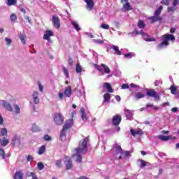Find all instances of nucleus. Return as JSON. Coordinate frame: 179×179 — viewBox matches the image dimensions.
Here are the masks:
<instances>
[{
    "label": "nucleus",
    "instance_id": "nucleus-1",
    "mask_svg": "<svg viewBox=\"0 0 179 179\" xmlns=\"http://www.w3.org/2000/svg\"><path fill=\"white\" fill-rule=\"evenodd\" d=\"M90 141V137L87 136L79 141L78 143V147L75 149L76 152L79 153H83V155H85V153L87 152V143H89Z\"/></svg>",
    "mask_w": 179,
    "mask_h": 179
},
{
    "label": "nucleus",
    "instance_id": "nucleus-2",
    "mask_svg": "<svg viewBox=\"0 0 179 179\" xmlns=\"http://www.w3.org/2000/svg\"><path fill=\"white\" fill-rule=\"evenodd\" d=\"M162 42L158 44V48H164V47H167L169 45V41H176V37L173 34H164L162 36Z\"/></svg>",
    "mask_w": 179,
    "mask_h": 179
},
{
    "label": "nucleus",
    "instance_id": "nucleus-3",
    "mask_svg": "<svg viewBox=\"0 0 179 179\" xmlns=\"http://www.w3.org/2000/svg\"><path fill=\"white\" fill-rule=\"evenodd\" d=\"M163 10V6H160L158 9H157L154 13V16L150 17L149 20H150L151 24H153L155 22H162L163 18L160 17V13Z\"/></svg>",
    "mask_w": 179,
    "mask_h": 179
},
{
    "label": "nucleus",
    "instance_id": "nucleus-4",
    "mask_svg": "<svg viewBox=\"0 0 179 179\" xmlns=\"http://www.w3.org/2000/svg\"><path fill=\"white\" fill-rule=\"evenodd\" d=\"M53 120L56 125L61 127V125L64 124V121H65V117H64L62 113H55L53 117Z\"/></svg>",
    "mask_w": 179,
    "mask_h": 179
},
{
    "label": "nucleus",
    "instance_id": "nucleus-5",
    "mask_svg": "<svg viewBox=\"0 0 179 179\" xmlns=\"http://www.w3.org/2000/svg\"><path fill=\"white\" fill-rule=\"evenodd\" d=\"M132 34H136V35L141 34V36H143L144 37L143 40H145V41H148V42L156 41L155 38H150V35L147 34L146 33L143 32V31L139 32L138 30L134 29L132 31Z\"/></svg>",
    "mask_w": 179,
    "mask_h": 179
},
{
    "label": "nucleus",
    "instance_id": "nucleus-6",
    "mask_svg": "<svg viewBox=\"0 0 179 179\" xmlns=\"http://www.w3.org/2000/svg\"><path fill=\"white\" fill-rule=\"evenodd\" d=\"M146 94L147 96H149V97H154V99L160 100V96H159L157 92H156V90H155L154 89L147 90Z\"/></svg>",
    "mask_w": 179,
    "mask_h": 179
},
{
    "label": "nucleus",
    "instance_id": "nucleus-7",
    "mask_svg": "<svg viewBox=\"0 0 179 179\" xmlns=\"http://www.w3.org/2000/svg\"><path fill=\"white\" fill-rule=\"evenodd\" d=\"M121 121H122V117H121V115L113 116L112 122L115 127H118V125L121 124Z\"/></svg>",
    "mask_w": 179,
    "mask_h": 179
},
{
    "label": "nucleus",
    "instance_id": "nucleus-8",
    "mask_svg": "<svg viewBox=\"0 0 179 179\" xmlns=\"http://www.w3.org/2000/svg\"><path fill=\"white\" fill-rule=\"evenodd\" d=\"M72 125H73V119H69L65 121L63 128L67 131H69V129L72 128Z\"/></svg>",
    "mask_w": 179,
    "mask_h": 179
},
{
    "label": "nucleus",
    "instance_id": "nucleus-9",
    "mask_svg": "<svg viewBox=\"0 0 179 179\" xmlns=\"http://www.w3.org/2000/svg\"><path fill=\"white\" fill-rule=\"evenodd\" d=\"M52 20L53 24L55 26L57 29H59V27H61V21L59 20V17L52 15Z\"/></svg>",
    "mask_w": 179,
    "mask_h": 179
},
{
    "label": "nucleus",
    "instance_id": "nucleus-10",
    "mask_svg": "<svg viewBox=\"0 0 179 179\" xmlns=\"http://www.w3.org/2000/svg\"><path fill=\"white\" fill-rule=\"evenodd\" d=\"M64 164L66 165V170H71L73 166L72 159L69 157H66Z\"/></svg>",
    "mask_w": 179,
    "mask_h": 179
},
{
    "label": "nucleus",
    "instance_id": "nucleus-11",
    "mask_svg": "<svg viewBox=\"0 0 179 179\" xmlns=\"http://www.w3.org/2000/svg\"><path fill=\"white\" fill-rule=\"evenodd\" d=\"M11 145L13 148H15L16 145H21L20 136H15L12 139Z\"/></svg>",
    "mask_w": 179,
    "mask_h": 179
},
{
    "label": "nucleus",
    "instance_id": "nucleus-12",
    "mask_svg": "<svg viewBox=\"0 0 179 179\" xmlns=\"http://www.w3.org/2000/svg\"><path fill=\"white\" fill-rule=\"evenodd\" d=\"M87 3V10H93V8H94V0H84Z\"/></svg>",
    "mask_w": 179,
    "mask_h": 179
},
{
    "label": "nucleus",
    "instance_id": "nucleus-13",
    "mask_svg": "<svg viewBox=\"0 0 179 179\" xmlns=\"http://www.w3.org/2000/svg\"><path fill=\"white\" fill-rule=\"evenodd\" d=\"M10 139L8 136L3 137V138H0V145L1 146L5 147L9 145Z\"/></svg>",
    "mask_w": 179,
    "mask_h": 179
},
{
    "label": "nucleus",
    "instance_id": "nucleus-14",
    "mask_svg": "<svg viewBox=\"0 0 179 179\" xmlns=\"http://www.w3.org/2000/svg\"><path fill=\"white\" fill-rule=\"evenodd\" d=\"M64 94L66 97H71V96H72V87H71V85L66 87Z\"/></svg>",
    "mask_w": 179,
    "mask_h": 179
},
{
    "label": "nucleus",
    "instance_id": "nucleus-15",
    "mask_svg": "<svg viewBox=\"0 0 179 179\" xmlns=\"http://www.w3.org/2000/svg\"><path fill=\"white\" fill-rule=\"evenodd\" d=\"M52 36H54L52 31L47 30L45 31V34L43 35V38L44 40H50V37H52Z\"/></svg>",
    "mask_w": 179,
    "mask_h": 179
},
{
    "label": "nucleus",
    "instance_id": "nucleus-16",
    "mask_svg": "<svg viewBox=\"0 0 179 179\" xmlns=\"http://www.w3.org/2000/svg\"><path fill=\"white\" fill-rule=\"evenodd\" d=\"M2 106L8 111H13V109L12 108V106L10 105V103H9L5 101H3Z\"/></svg>",
    "mask_w": 179,
    "mask_h": 179
},
{
    "label": "nucleus",
    "instance_id": "nucleus-17",
    "mask_svg": "<svg viewBox=\"0 0 179 179\" xmlns=\"http://www.w3.org/2000/svg\"><path fill=\"white\" fill-rule=\"evenodd\" d=\"M68 132V130L66 129L62 128V129L60 131V139L62 141H65L66 139V133Z\"/></svg>",
    "mask_w": 179,
    "mask_h": 179
},
{
    "label": "nucleus",
    "instance_id": "nucleus-18",
    "mask_svg": "<svg viewBox=\"0 0 179 179\" xmlns=\"http://www.w3.org/2000/svg\"><path fill=\"white\" fill-rule=\"evenodd\" d=\"M34 103L35 104H38L40 103V99H38V92H34L32 94Z\"/></svg>",
    "mask_w": 179,
    "mask_h": 179
},
{
    "label": "nucleus",
    "instance_id": "nucleus-19",
    "mask_svg": "<svg viewBox=\"0 0 179 179\" xmlns=\"http://www.w3.org/2000/svg\"><path fill=\"white\" fill-rule=\"evenodd\" d=\"M13 179H23V172L22 171H16L14 174Z\"/></svg>",
    "mask_w": 179,
    "mask_h": 179
},
{
    "label": "nucleus",
    "instance_id": "nucleus-20",
    "mask_svg": "<svg viewBox=\"0 0 179 179\" xmlns=\"http://www.w3.org/2000/svg\"><path fill=\"white\" fill-rule=\"evenodd\" d=\"M114 148L115 149L116 155H122L123 151H122V148H121V145L118 144H115L114 145Z\"/></svg>",
    "mask_w": 179,
    "mask_h": 179
},
{
    "label": "nucleus",
    "instance_id": "nucleus-21",
    "mask_svg": "<svg viewBox=\"0 0 179 179\" xmlns=\"http://www.w3.org/2000/svg\"><path fill=\"white\" fill-rule=\"evenodd\" d=\"M17 4V1L16 0H7V6H15Z\"/></svg>",
    "mask_w": 179,
    "mask_h": 179
},
{
    "label": "nucleus",
    "instance_id": "nucleus-22",
    "mask_svg": "<svg viewBox=\"0 0 179 179\" xmlns=\"http://www.w3.org/2000/svg\"><path fill=\"white\" fill-rule=\"evenodd\" d=\"M104 86L106 87L108 93H113V92H114V90H113V87H111V85H110V83H105Z\"/></svg>",
    "mask_w": 179,
    "mask_h": 179
},
{
    "label": "nucleus",
    "instance_id": "nucleus-23",
    "mask_svg": "<svg viewBox=\"0 0 179 179\" xmlns=\"http://www.w3.org/2000/svg\"><path fill=\"white\" fill-rule=\"evenodd\" d=\"M83 155V153H77L76 152V155H73V157H75V156H76V162L78 163H82V155Z\"/></svg>",
    "mask_w": 179,
    "mask_h": 179
},
{
    "label": "nucleus",
    "instance_id": "nucleus-24",
    "mask_svg": "<svg viewBox=\"0 0 179 179\" xmlns=\"http://www.w3.org/2000/svg\"><path fill=\"white\" fill-rule=\"evenodd\" d=\"M145 94L142 92H138L134 95V100H139V99H143Z\"/></svg>",
    "mask_w": 179,
    "mask_h": 179
},
{
    "label": "nucleus",
    "instance_id": "nucleus-25",
    "mask_svg": "<svg viewBox=\"0 0 179 179\" xmlns=\"http://www.w3.org/2000/svg\"><path fill=\"white\" fill-rule=\"evenodd\" d=\"M19 38L20 41L22 43V44H26V34L20 33L19 34Z\"/></svg>",
    "mask_w": 179,
    "mask_h": 179
},
{
    "label": "nucleus",
    "instance_id": "nucleus-26",
    "mask_svg": "<svg viewBox=\"0 0 179 179\" xmlns=\"http://www.w3.org/2000/svg\"><path fill=\"white\" fill-rule=\"evenodd\" d=\"M110 99H111V95H110V94H108V93L104 94L103 100L106 103H109Z\"/></svg>",
    "mask_w": 179,
    "mask_h": 179
},
{
    "label": "nucleus",
    "instance_id": "nucleus-27",
    "mask_svg": "<svg viewBox=\"0 0 179 179\" xmlns=\"http://www.w3.org/2000/svg\"><path fill=\"white\" fill-rule=\"evenodd\" d=\"M138 162L141 163L139 167H141V169L143 167H146V166H148V162H145V160L140 159H138Z\"/></svg>",
    "mask_w": 179,
    "mask_h": 179
},
{
    "label": "nucleus",
    "instance_id": "nucleus-28",
    "mask_svg": "<svg viewBox=\"0 0 179 179\" xmlns=\"http://www.w3.org/2000/svg\"><path fill=\"white\" fill-rule=\"evenodd\" d=\"M138 27L139 29H145V27H146V24L143 21L140 20H138Z\"/></svg>",
    "mask_w": 179,
    "mask_h": 179
},
{
    "label": "nucleus",
    "instance_id": "nucleus-29",
    "mask_svg": "<svg viewBox=\"0 0 179 179\" xmlns=\"http://www.w3.org/2000/svg\"><path fill=\"white\" fill-rule=\"evenodd\" d=\"M101 66H103V70H104V72H105L106 73H110V68L108 67V66H106V65L104 64H101Z\"/></svg>",
    "mask_w": 179,
    "mask_h": 179
},
{
    "label": "nucleus",
    "instance_id": "nucleus-30",
    "mask_svg": "<svg viewBox=\"0 0 179 179\" xmlns=\"http://www.w3.org/2000/svg\"><path fill=\"white\" fill-rule=\"evenodd\" d=\"M71 24L73 26V27L76 30V31H79V30H80V27H79V24L77 22H72Z\"/></svg>",
    "mask_w": 179,
    "mask_h": 179
},
{
    "label": "nucleus",
    "instance_id": "nucleus-31",
    "mask_svg": "<svg viewBox=\"0 0 179 179\" xmlns=\"http://www.w3.org/2000/svg\"><path fill=\"white\" fill-rule=\"evenodd\" d=\"M45 152V145H42L38 152V155H43Z\"/></svg>",
    "mask_w": 179,
    "mask_h": 179
},
{
    "label": "nucleus",
    "instance_id": "nucleus-32",
    "mask_svg": "<svg viewBox=\"0 0 179 179\" xmlns=\"http://www.w3.org/2000/svg\"><path fill=\"white\" fill-rule=\"evenodd\" d=\"M124 9H125V10H132V8H131V3H126L124 6Z\"/></svg>",
    "mask_w": 179,
    "mask_h": 179
},
{
    "label": "nucleus",
    "instance_id": "nucleus-33",
    "mask_svg": "<svg viewBox=\"0 0 179 179\" xmlns=\"http://www.w3.org/2000/svg\"><path fill=\"white\" fill-rule=\"evenodd\" d=\"M112 48L115 52V54H117V55H121V50H120V49H118V48H117V46L113 45L112 46Z\"/></svg>",
    "mask_w": 179,
    "mask_h": 179
},
{
    "label": "nucleus",
    "instance_id": "nucleus-34",
    "mask_svg": "<svg viewBox=\"0 0 179 179\" xmlns=\"http://www.w3.org/2000/svg\"><path fill=\"white\" fill-rule=\"evenodd\" d=\"M159 139H161V141H169L170 139V136H158Z\"/></svg>",
    "mask_w": 179,
    "mask_h": 179
},
{
    "label": "nucleus",
    "instance_id": "nucleus-35",
    "mask_svg": "<svg viewBox=\"0 0 179 179\" xmlns=\"http://www.w3.org/2000/svg\"><path fill=\"white\" fill-rule=\"evenodd\" d=\"M170 90L171 94H176V92H177V87L174 85H171Z\"/></svg>",
    "mask_w": 179,
    "mask_h": 179
},
{
    "label": "nucleus",
    "instance_id": "nucleus-36",
    "mask_svg": "<svg viewBox=\"0 0 179 179\" xmlns=\"http://www.w3.org/2000/svg\"><path fill=\"white\" fill-rule=\"evenodd\" d=\"M0 132L1 134V136H6V135H8V129L5 128L1 129Z\"/></svg>",
    "mask_w": 179,
    "mask_h": 179
},
{
    "label": "nucleus",
    "instance_id": "nucleus-37",
    "mask_svg": "<svg viewBox=\"0 0 179 179\" xmlns=\"http://www.w3.org/2000/svg\"><path fill=\"white\" fill-rule=\"evenodd\" d=\"M10 19L11 22H15V20H17V16L16 15V14L13 13L10 15Z\"/></svg>",
    "mask_w": 179,
    "mask_h": 179
},
{
    "label": "nucleus",
    "instance_id": "nucleus-38",
    "mask_svg": "<svg viewBox=\"0 0 179 179\" xmlns=\"http://www.w3.org/2000/svg\"><path fill=\"white\" fill-rule=\"evenodd\" d=\"M76 72L77 73H80V72H82V66H80L79 64H77L76 65Z\"/></svg>",
    "mask_w": 179,
    "mask_h": 179
},
{
    "label": "nucleus",
    "instance_id": "nucleus-39",
    "mask_svg": "<svg viewBox=\"0 0 179 179\" xmlns=\"http://www.w3.org/2000/svg\"><path fill=\"white\" fill-rule=\"evenodd\" d=\"M55 164L57 167H59V169H61V167H62V162L61 161V159L55 161Z\"/></svg>",
    "mask_w": 179,
    "mask_h": 179
},
{
    "label": "nucleus",
    "instance_id": "nucleus-40",
    "mask_svg": "<svg viewBox=\"0 0 179 179\" xmlns=\"http://www.w3.org/2000/svg\"><path fill=\"white\" fill-rule=\"evenodd\" d=\"M32 131L33 132H38L40 131V127H37L36 124H33Z\"/></svg>",
    "mask_w": 179,
    "mask_h": 179
},
{
    "label": "nucleus",
    "instance_id": "nucleus-41",
    "mask_svg": "<svg viewBox=\"0 0 179 179\" xmlns=\"http://www.w3.org/2000/svg\"><path fill=\"white\" fill-rule=\"evenodd\" d=\"M37 166H38V169L39 171H41L44 169V164H43V162H38Z\"/></svg>",
    "mask_w": 179,
    "mask_h": 179
},
{
    "label": "nucleus",
    "instance_id": "nucleus-42",
    "mask_svg": "<svg viewBox=\"0 0 179 179\" xmlns=\"http://www.w3.org/2000/svg\"><path fill=\"white\" fill-rule=\"evenodd\" d=\"M0 156H1L2 159L5 160V150L0 147Z\"/></svg>",
    "mask_w": 179,
    "mask_h": 179
},
{
    "label": "nucleus",
    "instance_id": "nucleus-43",
    "mask_svg": "<svg viewBox=\"0 0 179 179\" xmlns=\"http://www.w3.org/2000/svg\"><path fill=\"white\" fill-rule=\"evenodd\" d=\"M15 113L16 114H20V107H19L17 105H15Z\"/></svg>",
    "mask_w": 179,
    "mask_h": 179
},
{
    "label": "nucleus",
    "instance_id": "nucleus-44",
    "mask_svg": "<svg viewBox=\"0 0 179 179\" xmlns=\"http://www.w3.org/2000/svg\"><path fill=\"white\" fill-rule=\"evenodd\" d=\"M63 72L64 73V75H66V78H69V71H68V69L65 67H63Z\"/></svg>",
    "mask_w": 179,
    "mask_h": 179
},
{
    "label": "nucleus",
    "instance_id": "nucleus-45",
    "mask_svg": "<svg viewBox=\"0 0 179 179\" xmlns=\"http://www.w3.org/2000/svg\"><path fill=\"white\" fill-rule=\"evenodd\" d=\"M176 6H173L172 7H168L167 10L168 12H176Z\"/></svg>",
    "mask_w": 179,
    "mask_h": 179
},
{
    "label": "nucleus",
    "instance_id": "nucleus-46",
    "mask_svg": "<svg viewBox=\"0 0 179 179\" xmlns=\"http://www.w3.org/2000/svg\"><path fill=\"white\" fill-rule=\"evenodd\" d=\"M5 41L6 43V45H10V44H12V39L10 38H6Z\"/></svg>",
    "mask_w": 179,
    "mask_h": 179
},
{
    "label": "nucleus",
    "instance_id": "nucleus-47",
    "mask_svg": "<svg viewBox=\"0 0 179 179\" xmlns=\"http://www.w3.org/2000/svg\"><path fill=\"white\" fill-rule=\"evenodd\" d=\"M101 27H102V29H104L105 30H108V29H110V25L106 24H102L101 25Z\"/></svg>",
    "mask_w": 179,
    "mask_h": 179
},
{
    "label": "nucleus",
    "instance_id": "nucleus-48",
    "mask_svg": "<svg viewBox=\"0 0 179 179\" xmlns=\"http://www.w3.org/2000/svg\"><path fill=\"white\" fill-rule=\"evenodd\" d=\"M94 67L96 68V69L99 71V72H103V69H101V66L99 64H94Z\"/></svg>",
    "mask_w": 179,
    "mask_h": 179
},
{
    "label": "nucleus",
    "instance_id": "nucleus-49",
    "mask_svg": "<svg viewBox=\"0 0 179 179\" xmlns=\"http://www.w3.org/2000/svg\"><path fill=\"white\" fill-rule=\"evenodd\" d=\"M161 3H162L163 5H166V6H169L170 2L169 1V0H162L161 1Z\"/></svg>",
    "mask_w": 179,
    "mask_h": 179
},
{
    "label": "nucleus",
    "instance_id": "nucleus-50",
    "mask_svg": "<svg viewBox=\"0 0 179 179\" xmlns=\"http://www.w3.org/2000/svg\"><path fill=\"white\" fill-rule=\"evenodd\" d=\"M43 139L44 141H51V137L49 135H45Z\"/></svg>",
    "mask_w": 179,
    "mask_h": 179
},
{
    "label": "nucleus",
    "instance_id": "nucleus-51",
    "mask_svg": "<svg viewBox=\"0 0 179 179\" xmlns=\"http://www.w3.org/2000/svg\"><path fill=\"white\" fill-rule=\"evenodd\" d=\"M27 177H32V178L36 176V173L34 172H29L27 173Z\"/></svg>",
    "mask_w": 179,
    "mask_h": 179
},
{
    "label": "nucleus",
    "instance_id": "nucleus-52",
    "mask_svg": "<svg viewBox=\"0 0 179 179\" xmlns=\"http://www.w3.org/2000/svg\"><path fill=\"white\" fill-rule=\"evenodd\" d=\"M132 56H134V53H131V52H129L124 55V57L126 58H132Z\"/></svg>",
    "mask_w": 179,
    "mask_h": 179
},
{
    "label": "nucleus",
    "instance_id": "nucleus-53",
    "mask_svg": "<svg viewBox=\"0 0 179 179\" xmlns=\"http://www.w3.org/2000/svg\"><path fill=\"white\" fill-rule=\"evenodd\" d=\"M95 43H97L98 44H104V41L100 39L94 40Z\"/></svg>",
    "mask_w": 179,
    "mask_h": 179
},
{
    "label": "nucleus",
    "instance_id": "nucleus-54",
    "mask_svg": "<svg viewBox=\"0 0 179 179\" xmlns=\"http://www.w3.org/2000/svg\"><path fill=\"white\" fill-rule=\"evenodd\" d=\"M177 5H179V0H173V6H176Z\"/></svg>",
    "mask_w": 179,
    "mask_h": 179
},
{
    "label": "nucleus",
    "instance_id": "nucleus-55",
    "mask_svg": "<svg viewBox=\"0 0 179 179\" xmlns=\"http://www.w3.org/2000/svg\"><path fill=\"white\" fill-rule=\"evenodd\" d=\"M69 65H70V66L73 65V60L71 57L69 58Z\"/></svg>",
    "mask_w": 179,
    "mask_h": 179
},
{
    "label": "nucleus",
    "instance_id": "nucleus-56",
    "mask_svg": "<svg viewBox=\"0 0 179 179\" xmlns=\"http://www.w3.org/2000/svg\"><path fill=\"white\" fill-rule=\"evenodd\" d=\"M124 113H125V115H131V110H128V109H126V110H124Z\"/></svg>",
    "mask_w": 179,
    "mask_h": 179
},
{
    "label": "nucleus",
    "instance_id": "nucleus-57",
    "mask_svg": "<svg viewBox=\"0 0 179 179\" xmlns=\"http://www.w3.org/2000/svg\"><path fill=\"white\" fill-rule=\"evenodd\" d=\"M122 89H129V85L128 84H123L122 85Z\"/></svg>",
    "mask_w": 179,
    "mask_h": 179
},
{
    "label": "nucleus",
    "instance_id": "nucleus-58",
    "mask_svg": "<svg viewBox=\"0 0 179 179\" xmlns=\"http://www.w3.org/2000/svg\"><path fill=\"white\" fill-rule=\"evenodd\" d=\"M58 97H59V100H63L64 99V94L59 93L58 94Z\"/></svg>",
    "mask_w": 179,
    "mask_h": 179
},
{
    "label": "nucleus",
    "instance_id": "nucleus-59",
    "mask_svg": "<svg viewBox=\"0 0 179 179\" xmlns=\"http://www.w3.org/2000/svg\"><path fill=\"white\" fill-rule=\"evenodd\" d=\"M27 162H33V156L28 155V157H27Z\"/></svg>",
    "mask_w": 179,
    "mask_h": 179
},
{
    "label": "nucleus",
    "instance_id": "nucleus-60",
    "mask_svg": "<svg viewBox=\"0 0 179 179\" xmlns=\"http://www.w3.org/2000/svg\"><path fill=\"white\" fill-rule=\"evenodd\" d=\"M130 132L133 136H136V131L131 129Z\"/></svg>",
    "mask_w": 179,
    "mask_h": 179
},
{
    "label": "nucleus",
    "instance_id": "nucleus-61",
    "mask_svg": "<svg viewBox=\"0 0 179 179\" xmlns=\"http://www.w3.org/2000/svg\"><path fill=\"white\" fill-rule=\"evenodd\" d=\"M0 125H3V117L0 114Z\"/></svg>",
    "mask_w": 179,
    "mask_h": 179
},
{
    "label": "nucleus",
    "instance_id": "nucleus-62",
    "mask_svg": "<svg viewBox=\"0 0 179 179\" xmlns=\"http://www.w3.org/2000/svg\"><path fill=\"white\" fill-rule=\"evenodd\" d=\"M170 33H171V34L176 33V28L171 27V28L170 29Z\"/></svg>",
    "mask_w": 179,
    "mask_h": 179
},
{
    "label": "nucleus",
    "instance_id": "nucleus-63",
    "mask_svg": "<svg viewBox=\"0 0 179 179\" xmlns=\"http://www.w3.org/2000/svg\"><path fill=\"white\" fill-rule=\"evenodd\" d=\"M38 87H39L40 92H43V85H41V84L38 83Z\"/></svg>",
    "mask_w": 179,
    "mask_h": 179
},
{
    "label": "nucleus",
    "instance_id": "nucleus-64",
    "mask_svg": "<svg viewBox=\"0 0 179 179\" xmlns=\"http://www.w3.org/2000/svg\"><path fill=\"white\" fill-rule=\"evenodd\" d=\"M115 100H117V101H121V97L118 95L115 96Z\"/></svg>",
    "mask_w": 179,
    "mask_h": 179
}]
</instances>
